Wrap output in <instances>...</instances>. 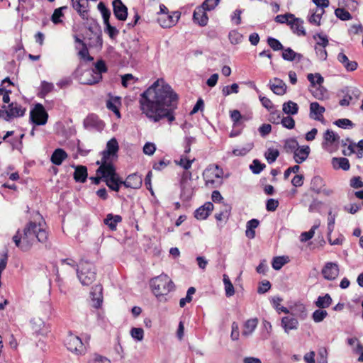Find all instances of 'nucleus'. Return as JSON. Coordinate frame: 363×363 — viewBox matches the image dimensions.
I'll return each instance as SVG.
<instances>
[{
	"instance_id": "14",
	"label": "nucleus",
	"mask_w": 363,
	"mask_h": 363,
	"mask_svg": "<svg viewBox=\"0 0 363 363\" xmlns=\"http://www.w3.org/2000/svg\"><path fill=\"white\" fill-rule=\"evenodd\" d=\"M339 266L335 262H327L322 269L321 273L327 280H335L339 274Z\"/></svg>"
},
{
	"instance_id": "12",
	"label": "nucleus",
	"mask_w": 363,
	"mask_h": 363,
	"mask_svg": "<svg viewBox=\"0 0 363 363\" xmlns=\"http://www.w3.org/2000/svg\"><path fill=\"white\" fill-rule=\"evenodd\" d=\"M72 8L77 11L83 20H89V4L82 0H71Z\"/></svg>"
},
{
	"instance_id": "35",
	"label": "nucleus",
	"mask_w": 363,
	"mask_h": 363,
	"mask_svg": "<svg viewBox=\"0 0 363 363\" xmlns=\"http://www.w3.org/2000/svg\"><path fill=\"white\" fill-rule=\"evenodd\" d=\"M283 50L281 56L284 60L293 61L294 60H297L298 61H301L303 58V55L301 54L294 52L290 48H284Z\"/></svg>"
},
{
	"instance_id": "41",
	"label": "nucleus",
	"mask_w": 363,
	"mask_h": 363,
	"mask_svg": "<svg viewBox=\"0 0 363 363\" xmlns=\"http://www.w3.org/2000/svg\"><path fill=\"white\" fill-rule=\"evenodd\" d=\"M298 147V143L295 138H289L284 141V149L287 153H294Z\"/></svg>"
},
{
	"instance_id": "25",
	"label": "nucleus",
	"mask_w": 363,
	"mask_h": 363,
	"mask_svg": "<svg viewBox=\"0 0 363 363\" xmlns=\"http://www.w3.org/2000/svg\"><path fill=\"white\" fill-rule=\"evenodd\" d=\"M325 109L318 102H312L310 104V117L318 121H323V113Z\"/></svg>"
},
{
	"instance_id": "15",
	"label": "nucleus",
	"mask_w": 363,
	"mask_h": 363,
	"mask_svg": "<svg viewBox=\"0 0 363 363\" xmlns=\"http://www.w3.org/2000/svg\"><path fill=\"white\" fill-rule=\"evenodd\" d=\"M31 328L33 333L38 335H46L50 331L49 325L40 318H33L30 320Z\"/></svg>"
},
{
	"instance_id": "24",
	"label": "nucleus",
	"mask_w": 363,
	"mask_h": 363,
	"mask_svg": "<svg viewBox=\"0 0 363 363\" xmlns=\"http://www.w3.org/2000/svg\"><path fill=\"white\" fill-rule=\"evenodd\" d=\"M123 181L124 186L125 188H131L135 189H140L143 184L141 176L137 173L129 174L126 179Z\"/></svg>"
},
{
	"instance_id": "47",
	"label": "nucleus",
	"mask_w": 363,
	"mask_h": 363,
	"mask_svg": "<svg viewBox=\"0 0 363 363\" xmlns=\"http://www.w3.org/2000/svg\"><path fill=\"white\" fill-rule=\"evenodd\" d=\"M54 89L52 83L43 81L40 85V90L38 94L40 97H45L48 93L51 92Z\"/></svg>"
},
{
	"instance_id": "34",
	"label": "nucleus",
	"mask_w": 363,
	"mask_h": 363,
	"mask_svg": "<svg viewBox=\"0 0 363 363\" xmlns=\"http://www.w3.org/2000/svg\"><path fill=\"white\" fill-rule=\"evenodd\" d=\"M119 150V145L117 140L115 138H112L106 143V147L104 151L108 152L112 155V158L118 157V152Z\"/></svg>"
},
{
	"instance_id": "28",
	"label": "nucleus",
	"mask_w": 363,
	"mask_h": 363,
	"mask_svg": "<svg viewBox=\"0 0 363 363\" xmlns=\"http://www.w3.org/2000/svg\"><path fill=\"white\" fill-rule=\"evenodd\" d=\"M281 327L284 332L289 333L291 330H296L298 326V321L296 318L291 316H284L281 318Z\"/></svg>"
},
{
	"instance_id": "23",
	"label": "nucleus",
	"mask_w": 363,
	"mask_h": 363,
	"mask_svg": "<svg viewBox=\"0 0 363 363\" xmlns=\"http://www.w3.org/2000/svg\"><path fill=\"white\" fill-rule=\"evenodd\" d=\"M121 106V98L120 96H111L106 101V108L113 111L117 118H121L119 107Z\"/></svg>"
},
{
	"instance_id": "59",
	"label": "nucleus",
	"mask_w": 363,
	"mask_h": 363,
	"mask_svg": "<svg viewBox=\"0 0 363 363\" xmlns=\"http://www.w3.org/2000/svg\"><path fill=\"white\" fill-rule=\"evenodd\" d=\"M317 38H318V40L317 41L315 45L323 48H326L328 45L329 41L327 35H323L321 33H316L313 35V38L316 40Z\"/></svg>"
},
{
	"instance_id": "16",
	"label": "nucleus",
	"mask_w": 363,
	"mask_h": 363,
	"mask_svg": "<svg viewBox=\"0 0 363 363\" xmlns=\"http://www.w3.org/2000/svg\"><path fill=\"white\" fill-rule=\"evenodd\" d=\"M90 297L93 302V306L99 309L101 307L103 303V286L101 284H96L92 286L90 291Z\"/></svg>"
},
{
	"instance_id": "27",
	"label": "nucleus",
	"mask_w": 363,
	"mask_h": 363,
	"mask_svg": "<svg viewBox=\"0 0 363 363\" xmlns=\"http://www.w3.org/2000/svg\"><path fill=\"white\" fill-rule=\"evenodd\" d=\"M311 152L309 146L305 145L298 147L294 153V159L297 164L304 162L308 157Z\"/></svg>"
},
{
	"instance_id": "62",
	"label": "nucleus",
	"mask_w": 363,
	"mask_h": 363,
	"mask_svg": "<svg viewBox=\"0 0 363 363\" xmlns=\"http://www.w3.org/2000/svg\"><path fill=\"white\" fill-rule=\"evenodd\" d=\"M281 123L283 127L287 129H293L295 127V121L294 119L289 115L287 116L283 117L281 121Z\"/></svg>"
},
{
	"instance_id": "42",
	"label": "nucleus",
	"mask_w": 363,
	"mask_h": 363,
	"mask_svg": "<svg viewBox=\"0 0 363 363\" xmlns=\"http://www.w3.org/2000/svg\"><path fill=\"white\" fill-rule=\"evenodd\" d=\"M108 72V67L105 61L102 59L98 60L94 63V69L92 72L96 74L102 75L103 73Z\"/></svg>"
},
{
	"instance_id": "40",
	"label": "nucleus",
	"mask_w": 363,
	"mask_h": 363,
	"mask_svg": "<svg viewBox=\"0 0 363 363\" xmlns=\"http://www.w3.org/2000/svg\"><path fill=\"white\" fill-rule=\"evenodd\" d=\"M67 9V6H63L54 10V12L51 16V21L54 24L57 25L62 22L61 18L64 16L63 11Z\"/></svg>"
},
{
	"instance_id": "21",
	"label": "nucleus",
	"mask_w": 363,
	"mask_h": 363,
	"mask_svg": "<svg viewBox=\"0 0 363 363\" xmlns=\"http://www.w3.org/2000/svg\"><path fill=\"white\" fill-rule=\"evenodd\" d=\"M23 233L21 232L20 229H18L16 234L13 236L12 240L15 243V245L19 248L22 252H28L31 249L30 244L27 240L23 238Z\"/></svg>"
},
{
	"instance_id": "44",
	"label": "nucleus",
	"mask_w": 363,
	"mask_h": 363,
	"mask_svg": "<svg viewBox=\"0 0 363 363\" xmlns=\"http://www.w3.org/2000/svg\"><path fill=\"white\" fill-rule=\"evenodd\" d=\"M323 138L324 140L330 145L336 144L339 142L340 140V136L334 131L329 129L325 131Z\"/></svg>"
},
{
	"instance_id": "22",
	"label": "nucleus",
	"mask_w": 363,
	"mask_h": 363,
	"mask_svg": "<svg viewBox=\"0 0 363 363\" xmlns=\"http://www.w3.org/2000/svg\"><path fill=\"white\" fill-rule=\"evenodd\" d=\"M71 167L74 169L73 174L74 181L79 183L86 182L88 177L87 167L84 165H75L74 164Z\"/></svg>"
},
{
	"instance_id": "45",
	"label": "nucleus",
	"mask_w": 363,
	"mask_h": 363,
	"mask_svg": "<svg viewBox=\"0 0 363 363\" xmlns=\"http://www.w3.org/2000/svg\"><path fill=\"white\" fill-rule=\"evenodd\" d=\"M194 160V158L193 160H190L186 156L182 155L180 157V160H174V162L177 165H179V167H182L184 170H189V169H191Z\"/></svg>"
},
{
	"instance_id": "49",
	"label": "nucleus",
	"mask_w": 363,
	"mask_h": 363,
	"mask_svg": "<svg viewBox=\"0 0 363 363\" xmlns=\"http://www.w3.org/2000/svg\"><path fill=\"white\" fill-rule=\"evenodd\" d=\"M288 261V257H276L273 259L272 265L275 270H279Z\"/></svg>"
},
{
	"instance_id": "53",
	"label": "nucleus",
	"mask_w": 363,
	"mask_h": 363,
	"mask_svg": "<svg viewBox=\"0 0 363 363\" xmlns=\"http://www.w3.org/2000/svg\"><path fill=\"white\" fill-rule=\"evenodd\" d=\"M307 79L312 86H315V84L320 85L324 80L323 77L319 73H316L315 74L310 73L308 74Z\"/></svg>"
},
{
	"instance_id": "7",
	"label": "nucleus",
	"mask_w": 363,
	"mask_h": 363,
	"mask_svg": "<svg viewBox=\"0 0 363 363\" xmlns=\"http://www.w3.org/2000/svg\"><path fill=\"white\" fill-rule=\"evenodd\" d=\"M26 111V108L22 106H13V104H9L8 106L2 105L0 109V117L9 122L12 118L23 117Z\"/></svg>"
},
{
	"instance_id": "26",
	"label": "nucleus",
	"mask_w": 363,
	"mask_h": 363,
	"mask_svg": "<svg viewBox=\"0 0 363 363\" xmlns=\"http://www.w3.org/2000/svg\"><path fill=\"white\" fill-rule=\"evenodd\" d=\"M289 25L291 27V29L293 30L294 33H296L298 36H305L306 35V32L303 27V21L299 18H293L290 22H289Z\"/></svg>"
},
{
	"instance_id": "2",
	"label": "nucleus",
	"mask_w": 363,
	"mask_h": 363,
	"mask_svg": "<svg viewBox=\"0 0 363 363\" xmlns=\"http://www.w3.org/2000/svg\"><path fill=\"white\" fill-rule=\"evenodd\" d=\"M23 238H25L30 244L32 247L34 242L37 240L41 243H46L48 240V232L34 221H29L25 225Z\"/></svg>"
},
{
	"instance_id": "58",
	"label": "nucleus",
	"mask_w": 363,
	"mask_h": 363,
	"mask_svg": "<svg viewBox=\"0 0 363 363\" xmlns=\"http://www.w3.org/2000/svg\"><path fill=\"white\" fill-rule=\"evenodd\" d=\"M130 335L135 340L142 341L144 338V330L141 328H132Z\"/></svg>"
},
{
	"instance_id": "13",
	"label": "nucleus",
	"mask_w": 363,
	"mask_h": 363,
	"mask_svg": "<svg viewBox=\"0 0 363 363\" xmlns=\"http://www.w3.org/2000/svg\"><path fill=\"white\" fill-rule=\"evenodd\" d=\"M113 12L116 18L125 21L128 17V8L121 0H113L112 2Z\"/></svg>"
},
{
	"instance_id": "55",
	"label": "nucleus",
	"mask_w": 363,
	"mask_h": 363,
	"mask_svg": "<svg viewBox=\"0 0 363 363\" xmlns=\"http://www.w3.org/2000/svg\"><path fill=\"white\" fill-rule=\"evenodd\" d=\"M328 316V312L325 310L317 309L312 314L314 322L320 323Z\"/></svg>"
},
{
	"instance_id": "36",
	"label": "nucleus",
	"mask_w": 363,
	"mask_h": 363,
	"mask_svg": "<svg viewBox=\"0 0 363 363\" xmlns=\"http://www.w3.org/2000/svg\"><path fill=\"white\" fill-rule=\"evenodd\" d=\"M333 166L335 169H342L343 170H348L350 167L348 159L345 157H334L332 160Z\"/></svg>"
},
{
	"instance_id": "54",
	"label": "nucleus",
	"mask_w": 363,
	"mask_h": 363,
	"mask_svg": "<svg viewBox=\"0 0 363 363\" xmlns=\"http://www.w3.org/2000/svg\"><path fill=\"white\" fill-rule=\"evenodd\" d=\"M180 199L184 201H189L193 196V190L185 186H180Z\"/></svg>"
},
{
	"instance_id": "17",
	"label": "nucleus",
	"mask_w": 363,
	"mask_h": 363,
	"mask_svg": "<svg viewBox=\"0 0 363 363\" xmlns=\"http://www.w3.org/2000/svg\"><path fill=\"white\" fill-rule=\"evenodd\" d=\"M206 11H208V10H206V9L202 6H197L193 13L192 19L194 23L201 27L206 26L208 21V17Z\"/></svg>"
},
{
	"instance_id": "33",
	"label": "nucleus",
	"mask_w": 363,
	"mask_h": 363,
	"mask_svg": "<svg viewBox=\"0 0 363 363\" xmlns=\"http://www.w3.org/2000/svg\"><path fill=\"white\" fill-rule=\"evenodd\" d=\"M298 105L292 101L284 102L282 105V111L286 115H296L298 113Z\"/></svg>"
},
{
	"instance_id": "43",
	"label": "nucleus",
	"mask_w": 363,
	"mask_h": 363,
	"mask_svg": "<svg viewBox=\"0 0 363 363\" xmlns=\"http://www.w3.org/2000/svg\"><path fill=\"white\" fill-rule=\"evenodd\" d=\"M279 156V150L274 147H269L264 153V157L269 164L274 162Z\"/></svg>"
},
{
	"instance_id": "56",
	"label": "nucleus",
	"mask_w": 363,
	"mask_h": 363,
	"mask_svg": "<svg viewBox=\"0 0 363 363\" xmlns=\"http://www.w3.org/2000/svg\"><path fill=\"white\" fill-rule=\"evenodd\" d=\"M228 38L232 44L236 45L241 43L243 35L237 30H233L229 32Z\"/></svg>"
},
{
	"instance_id": "10",
	"label": "nucleus",
	"mask_w": 363,
	"mask_h": 363,
	"mask_svg": "<svg viewBox=\"0 0 363 363\" xmlns=\"http://www.w3.org/2000/svg\"><path fill=\"white\" fill-rule=\"evenodd\" d=\"M102 155L101 160L100 161V167L96 169V175L104 174V172L116 169V166L112 161V155L103 150L101 152Z\"/></svg>"
},
{
	"instance_id": "30",
	"label": "nucleus",
	"mask_w": 363,
	"mask_h": 363,
	"mask_svg": "<svg viewBox=\"0 0 363 363\" xmlns=\"http://www.w3.org/2000/svg\"><path fill=\"white\" fill-rule=\"evenodd\" d=\"M122 221V217L120 215H114L108 213L104 219V223L108 227L111 231H115L117 229V224Z\"/></svg>"
},
{
	"instance_id": "60",
	"label": "nucleus",
	"mask_w": 363,
	"mask_h": 363,
	"mask_svg": "<svg viewBox=\"0 0 363 363\" xmlns=\"http://www.w3.org/2000/svg\"><path fill=\"white\" fill-rule=\"evenodd\" d=\"M129 48L130 49V52L129 54V56L130 58L136 57L137 53L139 52L140 50V43L139 40L134 39L131 41L130 45L129 46Z\"/></svg>"
},
{
	"instance_id": "32",
	"label": "nucleus",
	"mask_w": 363,
	"mask_h": 363,
	"mask_svg": "<svg viewBox=\"0 0 363 363\" xmlns=\"http://www.w3.org/2000/svg\"><path fill=\"white\" fill-rule=\"evenodd\" d=\"M325 186L324 179L320 176H315L311 181V190L315 194H320L321 189Z\"/></svg>"
},
{
	"instance_id": "50",
	"label": "nucleus",
	"mask_w": 363,
	"mask_h": 363,
	"mask_svg": "<svg viewBox=\"0 0 363 363\" xmlns=\"http://www.w3.org/2000/svg\"><path fill=\"white\" fill-rule=\"evenodd\" d=\"M335 14L339 19L342 21H349L352 18L349 11L343 8H337L335 10Z\"/></svg>"
},
{
	"instance_id": "52",
	"label": "nucleus",
	"mask_w": 363,
	"mask_h": 363,
	"mask_svg": "<svg viewBox=\"0 0 363 363\" xmlns=\"http://www.w3.org/2000/svg\"><path fill=\"white\" fill-rule=\"evenodd\" d=\"M239 92V86L237 83H233L231 85L223 86L222 94L224 96H227L231 94H237Z\"/></svg>"
},
{
	"instance_id": "48",
	"label": "nucleus",
	"mask_w": 363,
	"mask_h": 363,
	"mask_svg": "<svg viewBox=\"0 0 363 363\" xmlns=\"http://www.w3.org/2000/svg\"><path fill=\"white\" fill-rule=\"evenodd\" d=\"M97 9L102 16L103 21H106V20L110 19L111 13L110 9L106 6L104 2L100 1L98 4Z\"/></svg>"
},
{
	"instance_id": "11",
	"label": "nucleus",
	"mask_w": 363,
	"mask_h": 363,
	"mask_svg": "<svg viewBox=\"0 0 363 363\" xmlns=\"http://www.w3.org/2000/svg\"><path fill=\"white\" fill-rule=\"evenodd\" d=\"M83 125L86 129L95 128L101 131L105 127V123L96 114L89 113L84 120Z\"/></svg>"
},
{
	"instance_id": "64",
	"label": "nucleus",
	"mask_w": 363,
	"mask_h": 363,
	"mask_svg": "<svg viewBox=\"0 0 363 363\" xmlns=\"http://www.w3.org/2000/svg\"><path fill=\"white\" fill-rule=\"evenodd\" d=\"M252 163L253 164H251V171L254 174H259L266 167L264 163H261L257 159L254 160Z\"/></svg>"
},
{
	"instance_id": "57",
	"label": "nucleus",
	"mask_w": 363,
	"mask_h": 363,
	"mask_svg": "<svg viewBox=\"0 0 363 363\" xmlns=\"http://www.w3.org/2000/svg\"><path fill=\"white\" fill-rule=\"evenodd\" d=\"M78 55L86 62H92L94 60V57L89 55L86 44L82 45V49L78 52Z\"/></svg>"
},
{
	"instance_id": "9",
	"label": "nucleus",
	"mask_w": 363,
	"mask_h": 363,
	"mask_svg": "<svg viewBox=\"0 0 363 363\" xmlns=\"http://www.w3.org/2000/svg\"><path fill=\"white\" fill-rule=\"evenodd\" d=\"M181 16V12L175 11L172 13H167L157 18V22L163 28H169L175 26Z\"/></svg>"
},
{
	"instance_id": "39",
	"label": "nucleus",
	"mask_w": 363,
	"mask_h": 363,
	"mask_svg": "<svg viewBox=\"0 0 363 363\" xmlns=\"http://www.w3.org/2000/svg\"><path fill=\"white\" fill-rule=\"evenodd\" d=\"M332 303V298L328 294L325 296H320L315 302V306L319 308H328Z\"/></svg>"
},
{
	"instance_id": "63",
	"label": "nucleus",
	"mask_w": 363,
	"mask_h": 363,
	"mask_svg": "<svg viewBox=\"0 0 363 363\" xmlns=\"http://www.w3.org/2000/svg\"><path fill=\"white\" fill-rule=\"evenodd\" d=\"M270 116H269V121L272 122L274 124H279L281 123V113L277 109H273L270 111Z\"/></svg>"
},
{
	"instance_id": "31",
	"label": "nucleus",
	"mask_w": 363,
	"mask_h": 363,
	"mask_svg": "<svg viewBox=\"0 0 363 363\" xmlns=\"http://www.w3.org/2000/svg\"><path fill=\"white\" fill-rule=\"evenodd\" d=\"M338 61L343 65L344 67L348 72H352L357 69L358 64L356 61H350L348 57L343 53L340 52L337 55Z\"/></svg>"
},
{
	"instance_id": "51",
	"label": "nucleus",
	"mask_w": 363,
	"mask_h": 363,
	"mask_svg": "<svg viewBox=\"0 0 363 363\" xmlns=\"http://www.w3.org/2000/svg\"><path fill=\"white\" fill-rule=\"evenodd\" d=\"M267 42L268 45L274 51H279V50H284V46L280 43V41L273 37H268Z\"/></svg>"
},
{
	"instance_id": "46",
	"label": "nucleus",
	"mask_w": 363,
	"mask_h": 363,
	"mask_svg": "<svg viewBox=\"0 0 363 363\" xmlns=\"http://www.w3.org/2000/svg\"><path fill=\"white\" fill-rule=\"evenodd\" d=\"M223 281L225 285V296L227 297L232 296L235 294L234 286L227 274H223Z\"/></svg>"
},
{
	"instance_id": "38",
	"label": "nucleus",
	"mask_w": 363,
	"mask_h": 363,
	"mask_svg": "<svg viewBox=\"0 0 363 363\" xmlns=\"http://www.w3.org/2000/svg\"><path fill=\"white\" fill-rule=\"evenodd\" d=\"M230 118L233 122L234 127L240 126L245 121H247V118L245 116H242L240 111L233 110L230 111Z\"/></svg>"
},
{
	"instance_id": "18",
	"label": "nucleus",
	"mask_w": 363,
	"mask_h": 363,
	"mask_svg": "<svg viewBox=\"0 0 363 363\" xmlns=\"http://www.w3.org/2000/svg\"><path fill=\"white\" fill-rule=\"evenodd\" d=\"M213 207L212 202L207 201L195 210L194 216L197 220H206L211 215Z\"/></svg>"
},
{
	"instance_id": "29",
	"label": "nucleus",
	"mask_w": 363,
	"mask_h": 363,
	"mask_svg": "<svg viewBox=\"0 0 363 363\" xmlns=\"http://www.w3.org/2000/svg\"><path fill=\"white\" fill-rule=\"evenodd\" d=\"M67 156L68 155L66 151L64 149L59 147L53 151L50 157V161L53 164L60 166Z\"/></svg>"
},
{
	"instance_id": "6",
	"label": "nucleus",
	"mask_w": 363,
	"mask_h": 363,
	"mask_svg": "<svg viewBox=\"0 0 363 363\" xmlns=\"http://www.w3.org/2000/svg\"><path fill=\"white\" fill-rule=\"evenodd\" d=\"M103 178V181L106 183V186L112 191L118 192L121 186H124V181L116 172V168L99 174Z\"/></svg>"
},
{
	"instance_id": "61",
	"label": "nucleus",
	"mask_w": 363,
	"mask_h": 363,
	"mask_svg": "<svg viewBox=\"0 0 363 363\" xmlns=\"http://www.w3.org/2000/svg\"><path fill=\"white\" fill-rule=\"evenodd\" d=\"M324 13V10H321L320 13H317V11L311 13L308 17V21L310 23L315 24L316 26L320 25V19L322 15Z\"/></svg>"
},
{
	"instance_id": "8",
	"label": "nucleus",
	"mask_w": 363,
	"mask_h": 363,
	"mask_svg": "<svg viewBox=\"0 0 363 363\" xmlns=\"http://www.w3.org/2000/svg\"><path fill=\"white\" fill-rule=\"evenodd\" d=\"M65 345L68 350L74 352L77 354H83L86 352V347L82 342V339L72 334L71 331L65 340Z\"/></svg>"
},
{
	"instance_id": "4",
	"label": "nucleus",
	"mask_w": 363,
	"mask_h": 363,
	"mask_svg": "<svg viewBox=\"0 0 363 363\" xmlns=\"http://www.w3.org/2000/svg\"><path fill=\"white\" fill-rule=\"evenodd\" d=\"M77 277L83 286H89L96 277V269L94 263L84 259L79 261L77 271Z\"/></svg>"
},
{
	"instance_id": "1",
	"label": "nucleus",
	"mask_w": 363,
	"mask_h": 363,
	"mask_svg": "<svg viewBox=\"0 0 363 363\" xmlns=\"http://www.w3.org/2000/svg\"><path fill=\"white\" fill-rule=\"evenodd\" d=\"M179 96L172 86L160 80L155 81L140 95V109L154 123L166 119L172 124L176 119L175 111L178 108Z\"/></svg>"
},
{
	"instance_id": "3",
	"label": "nucleus",
	"mask_w": 363,
	"mask_h": 363,
	"mask_svg": "<svg viewBox=\"0 0 363 363\" xmlns=\"http://www.w3.org/2000/svg\"><path fill=\"white\" fill-rule=\"evenodd\" d=\"M150 286L157 298L167 295L175 289L174 283L165 274L152 278L150 280Z\"/></svg>"
},
{
	"instance_id": "19",
	"label": "nucleus",
	"mask_w": 363,
	"mask_h": 363,
	"mask_svg": "<svg viewBox=\"0 0 363 363\" xmlns=\"http://www.w3.org/2000/svg\"><path fill=\"white\" fill-rule=\"evenodd\" d=\"M270 89L277 95L282 96L286 92L287 86L281 79L274 77L269 80Z\"/></svg>"
},
{
	"instance_id": "20",
	"label": "nucleus",
	"mask_w": 363,
	"mask_h": 363,
	"mask_svg": "<svg viewBox=\"0 0 363 363\" xmlns=\"http://www.w3.org/2000/svg\"><path fill=\"white\" fill-rule=\"evenodd\" d=\"M87 21V26L86 28L94 35H97V43L98 44L103 43V38H102V30L101 28L98 23V21L92 18H89V20Z\"/></svg>"
},
{
	"instance_id": "5",
	"label": "nucleus",
	"mask_w": 363,
	"mask_h": 363,
	"mask_svg": "<svg viewBox=\"0 0 363 363\" xmlns=\"http://www.w3.org/2000/svg\"><path fill=\"white\" fill-rule=\"evenodd\" d=\"M48 120V113L43 104L37 103L30 111L29 121L34 125H44Z\"/></svg>"
},
{
	"instance_id": "37",
	"label": "nucleus",
	"mask_w": 363,
	"mask_h": 363,
	"mask_svg": "<svg viewBox=\"0 0 363 363\" xmlns=\"http://www.w3.org/2000/svg\"><path fill=\"white\" fill-rule=\"evenodd\" d=\"M104 32L109 36L111 40H115L119 34V30L116 26L110 23L109 20L104 21Z\"/></svg>"
}]
</instances>
